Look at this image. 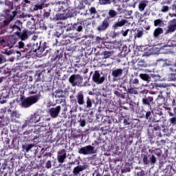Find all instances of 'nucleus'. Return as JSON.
Instances as JSON below:
<instances>
[{
    "label": "nucleus",
    "instance_id": "nucleus-31",
    "mask_svg": "<svg viewBox=\"0 0 176 176\" xmlns=\"http://www.w3.org/2000/svg\"><path fill=\"white\" fill-rule=\"evenodd\" d=\"M168 46L169 47H175L176 50V41L170 40L168 42Z\"/></svg>",
    "mask_w": 176,
    "mask_h": 176
},
{
    "label": "nucleus",
    "instance_id": "nucleus-51",
    "mask_svg": "<svg viewBox=\"0 0 176 176\" xmlns=\"http://www.w3.org/2000/svg\"><path fill=\"white\" fill-rule=\"evenodd\" d=\"M135 17H136V19H141V14L139 12L136 11L135 12Z\"/></svg>",
    "mask_w": 176,
    "mask_h": 176
},
{
    "label": "nucleus",
    "instance_id": "nucleus-52",
    "mask_svg": "<svg viewBox=\"0 0 176 176\" xmlns=\"http://www.w3.org/2000/svg\"><path fill=\"white\" fill-rule=\"evenodd\" d=\"M46 167L47 168H52V162H50V161L46 162Z\"/></svg>",
    "mask_w": 176,
    "mask_h": 176
},
{
    "label": "nucleus",
    "instance_id": "nucleus-62",
    "mask_svg": "<svg viewBox=\"0 0 176 176\" xmlns=\"http://www.w3.org/2000/svg\"><path fill=\"white\" fill-rule=\"evenodd\" d=\"M85 8V6L82 5L81 7H79V9H83Z\"/></svg>",
    "mask_w": 176,
    "mask_h": 176
},
{
    "label": "nucleus",
    "instance_id": "nucleus-53",
    "mask_svg": "<svg viewBox=\"0 0 176 176\" xmlns=\"http://www.w3.org/2000/svg\"><path fill=\"white\" fill-rule=\"evenodd\" d=\"M143 163L144 164H148V157H146V156L144 157V158H143Z\"/></svg>",
    "mask_w": 176,
    "mask_h": 176
},
{
    "label": "nucleus",
    "instance_id": "nucleus-32",
    "mask_svg": "<svg viewBox=\"0 0 176 176\" xmlns=\"http://www.w3.org/2000/svg\"><path fill=\"white\" fill-rule=\"evenodd\" d=\"M112 2V0H99L100 5H109Z\"/></svg>",
    "mask_w": 176,
    "mask_h": 176
},
{
    "label": "nucleus",
    "instance_id": "nucleus-23",
    "mask_svg": "<svg viewBox=\"0 0 176 176\" xmlns=\"http://www.w3.org/2000/svg\"><path fill=\"white\" fill-rule=\"evenodd\" d=\"M54 97L55 98H63L64 97V91L63 89H59L56 91Z\"/></svg>",
    "mask_w": 176,
    "mask_h": 176
},
{
    "label": "nucleus",
    "instance_id": "nucleus-11",
    "mask_svg": "<svg viewBox=\"0 0 176 176\" xmlns=\"http://www.w3.org/2000/svg\"><path fill=\"white\" fill-rule=\"evenodd\" d=\"M47 6H49V4L46 3V0H41L33 6V10H42L43 8H47Z\"/></svg>",
    "mask_w": 176,
    "mask_h": 176
},
{
    "label": "nucleus",
    "instance_id": "nucleus-29",
    "mask_svg": "<svg viewBox=\"0 0 176 176\" xmlns=\"http://www.w3.org/2000/svg\"><path fill=\"white\" fill-rule=\"evenodd\" d=\"M91 107H93V102H91V99H90L89 97H87V108H89V109H91Z\"/></svg>",
    "mask_w": 176,
    "mask_h": 176
},
{
    "label": "nucleus",
    "instance_id": "nucleus-12",
    "mask_svg": "<svg viewBox=\"0 0 176 176\" xmlns=\"http://www.w3.org/2000/svg\"><path fill=\"white\" fill-rule=\"evenodd\" d=\"M122 75L123 69H117L111 72V76H113V80H118V79H120Z\"/></svg>",
    "mask_w": 176,
    "mask_h": 176
},
{
    "label": "nucleus",
    "instance_id": "nucleus-17",
    "mask_svg": "<svg viewBox=\"0 0 176 176\" xmlns=\"http://www.w3.org/2000/svg\"><path fill=\"white\" fill-rule=\"evenodd\" d=\"M58 153V162L59 163H64V160L67 158V153H65V150H61Z\"/></svg>",
    "mask_w": 176,
    "mask_h": 176
},
{
    "label": "nucleus",
    "instance_id": "nucleus-63",
    "mask_svg": "<svg viewBox=\"0 0 176 176\" xmlns=\"http://www.w3.org/2000/svg\"><path fill=\"white\" fill-rule=\"evenodd\" d=\"M118 10L119 12H120V10H122V8H118Z\"/></svg>",
    "mask_w": 176,
    "mask_h": 176
},
{
    "label": "nucleus",
    "instance_id": "nucleus-47",
    "mask_svg": "<svg viewBox=\"0 0 176 176\" xmlns=\"http://www.w3.org/2000/svg\"><path fill=\"white\" fill-rule=\"evenodd\" d=\"M80 126H81V127H85V126H86V120H81L80 122Z\"/></svg>",
    "mask_w": 176,
    "mask_h": 176
},
{
    "label": "nucleus",
    "instance_id": "nucleus-13",
    "mask_svg": "<svg viewBox=\"0 0 176 176\" xmlns=\"http://www.w3.org/2000/svg\"><path fill=\"white\" fill-rule=\"evenodd\" d=\"M89 14L91 16V19H98L100 17V15L98 14V12H97V10L94 7H91L89 10V12L87 11L85 14V16Z\"/></svg>",
    "mask_w": 176,
    "mask_h": 176
},
{
    "label": "nucleus",
    "instance_id": "nucleus-10",
    "mask_svg": "<svg viewBox=\"0 0 176 176\" xmlns=\"http://www.w3.org/2000/svg\"><path fill=\"white\" fill-rule=\"evenodd\" d=\"M109 18H105L103 21L98 25V32H104L109 27Z\"/></svg>",
    "mask_w": 176,
    "mask_h": 176
},
{
    "label": "nucleus",
    "instance_id": "nucleus-60",
    "mask_svg": "<svg viewBox=\"0 0 176 176\" xmlns=\"http://www.w3.org/2000/svg\"><path fill=\"white\" fill-rule=\"evenodd\" d=\"M170 69L173 72H175L176 71V69H174V68H170Z\"/></svg>",
    "mask_w": 176,
    "mask_h": 176
},
{
    "label": "nucleus",
    "instance_id": "nucleus-58",
    "mask_svg": "<svg viewBox=\"0 0 176 176\" xmlns=\"http://www.w3.org/2000/svg\"><path fill=\"white\" fill-rule=\"evenodd\" d=\"M56 104H61V102H63V100H56Z\"/></svg>",
    "mask_w": 176,
    "mask_h": 176
},
{
    "label": "nucleus",
    "instance_id": "nucleus-59",
    "mask_svg": "<svg viewBox=\"0 0 176 176\" xmlns=\"http://www.w3.org/2000/svg\"><path fill=\"white\" fill-rule=\"evenodd\" d=\"M5 54H6V56H10V54H12L11 52H6Z\"/></svg>",
    "mask_w": 176,
    "mask_h": 176
},
{
    "label": "nucleus",
    "instance_id": "nucleus-21",
    "mask_svg": "<svg viewBox=\"0 0 176 176\" xmlns=\"http://www.w3.org/2000/svg\"><path fill=\"white\" fill-rule=\"evenodd\" d=\"M140 78L142 79V80H144V82H146V83H149L151 82V76L149 74H140Z\"/></svg>",
    "mask_w": 176,
    "mask_h": 176
},
{
    "label": "nucleus",
    "instance_id": "nucleus-6",
    "mask_svg": "<svg viewBox=\"0 0 176 176\" xmlns=\"http://www.w3.org/2000/svg\"><path fill=\"white\" fill-rule=\"evenodd\" d=\"M41 118H42V111L37 110L35 113L30 114V116L28 117V119L31 123H38L41 121Z\"/></svg>",
    "mask_w": 176,
    "mask_h": 176
},
{
    "label": "nucleus",
    "instance_id": "nucleus-1",
    "mask_svg": "<svg viewBox=\"0 0 176 176\" xmlns=\"http://www.w3.org/2000/svg\"><path fill=\"white\" fill-rule=\"evenodd\" d=\"M69 82L73 87H75V86H78L79 87L90 86V85H87V81L83 83V77L80 74L72 75L69 78Z\"/></svg>",
    "mask_w": 176,
    "mask_h": 176
},
{
    "label": "nucleus",
    "instance_id": "nucleus-18",
    "mask_svg": "<svg viewBox=\"0 0 176 176\" xmlns=\"http://www.w3.org/2000/svg\"><path fill=\"white\" fill-rule=\"evenodd\" d=\"M17 43V38L16 37L11 36L8 38L7 41V45L8 47L12 48Z\"/></svg>",
    "mask_w": 176,
    "mask_h": 176
},
{
    "label": "nucleus",
    "instance_id": "nucleus-26",
    "mask_svg": "<svg viewBox=\"0 0 176 176\" xmlns=\"http://www.w3.org/2000/svg\"><path fill=\"white\" fill-rule=\"evenodd\" d=\"M108 14L109 19H116V16H118V12H116L115 10H109Z\"/></svg>",
    "mask_w": 176,
    "mask_h": 176
},
{
    "label": "nucleus",
    "instance_id": "nucleus-50",
    "mask_svg": "<svg viewBox=\"0 0 176 176\" xmlns=\"http://www.w3.org/2000/svg\"><path fill=\"white\" fill-rule=\"evenodd\" d=\"M94 0H82V2H84L85 5H89V3H91Z\"/></svg>",
    "mask_w": 176,
    "mask_h": 176
},
{
    "label": "nucleus",
    "instance_id": "nucleus-61",
    "mask_svg": "<svg viewBox=\"0 0 176 176\" xmlns=\"http://www.w3.org/2000/svg\"><path fill=\"white\" fill-rule=\"evenodd\" d=\"M25 3H30V1L29 0H24Z\"/></svg>",
    "mask_w": 176,
    "mask_h": 176
},
{
    "label": "nucleus",
    "instance_id": "nucleus-37",
    "mask_svg": "<svg viewBox=\"0 0 176 176\" xmlns=\"http://www.w3.org/2000/svg\"><path fill=\"white\" fill-rule=\"evenodd\" d=\"M150 162H151V163L153 164H155V163H156V162H157V160H156V157H155V155H152L150 158Z\"/></svg>",
    "mask_w": 176,
    "mask_h": 176
},
{
    "label": "nucleus",
    "instance_id": "nucleus-41",
    "mask_svg": "<svg viewBox=\"0 0 176 176\" xmlns=\"http://www.w3.org/2000/svg\"><path fill=\"white\" fill-rule=\"evenodd\" d=\"M170 123H171V124H173V126H175L176 124V118H172L169 120Z\"/></svg>",
    "mask_w": 176,
    "mask_h": 176
},
{
    "label": "nucleus",
    "instance_id": "nucleus-24",
    "mask_svg": "<svg viewBox=\"0 0 176 176\" xmlns=\"http://www.w3.org/2000/svg\"><path fill=\"white\" fill-rule=\"evenodd\" d=\"M18 36H19L22 41H27L28 39V32L27 31H23L22 34L19 33Z\"/></svg>",
    "mask_w": 176,
    "mask_h": 176
},
{
    "label": "nucleus",
    "instance_id": "nucleus-25",
    "mask_svg": "<svg viewBox=\"0 0 176 176\" xmlns=\"http://www.w3.org/2000/svg\"><path fill=\"white\" fill-rule=\"evenodd\" d=\"M155 27H164V21L162 19H155L154 21Z\"/></svg>",
    "mask_w": 176,
    "mask_h": 176
},
{
    "label": "nucleus",
    "instance_id": "nucleus-16",
    "mask_svg": "<svg viewBox=\"0 0 176 176\" xmlns=\"http://www.w3.org/2000/svg\"><path fill=\"white\" fill-rule=\"evenodd\" d=\"M127 23H129V21H127L126 19H119L118 21L116 22L113 25V28H114V30H118V27H123V25L127 24Z\"/></svg>",
    "mask_w": 176,
    "mask_h": 176
},
{
    "label": "nucleus",
    "instance_id": "nucleus-4",
    "mask_svg": "<svg viewBox=\"0 0 176 176\" xmlns=\"http://www.w3.org/2000/svg\"><path fill=\"white\" fill-rule=\"evenodd\" d=\"M166 19H170V23L168 27V29L166 32V34H170V32H174L176 29V14H171L169 12Z\"/></svg>",
    "mask_w": 176,
    "mask_h": 176
},
{
    "label": "nucleus",
    "instance_id": "nucleus-28",
    "mask_svg": "<svg viewBox=\"0 0 176 176\" xmlns=\"http://www.w3.org/2000/svg\"><path fill=\"white\" fill-rule=\"evenodd\" d=\"M74 30L78 31V32H80L82 30H83V25H82L80 23H74Z\"/></svg>",
    "mask_w": 176,
    "mask_h": 176
},
{
    "label": "nucleus",
    "instance_id": "nucleus-35",
    "mask_svg": "<svg viewBox=\"0 0 176 176\" xmlns=\"http://www.w3.org/2000/svg\"><path fill=\"white\" fill-rule=\"evenodd\" d=\"M31 124V122L28 120V118H27V120L24 122V123L22 124V129H26V127H28Z\"/></svg>",
    "mask_w": 176,
    "mask_h": 176
},
{
    "label": "nucleus",
    "instance_id": "nucleus-3",
    "mask_svg": "<svg viewBox=\"0 0 176 176\" xmlns=\"http://www.w3.org/2000/svg\"><path fill=\"white\" fill-rule=\"evenodd\" d=\"M39 98L36 96H32L30 97H28L27 98L24 99L21 102V107L23 108H30L31 105H34V104H36Z\"/></svg>",
    "mask_w": 176,
    "mask_h": 176
},
{
    "label": "nucleus",
    "instance_id": "nucleus-48",
    "mask_svg": "<svg viewBox=\"0 0 176 176\" xmlns=\"http://www.w3.org/2000/svg\"><path fill=\"white\" fill-rule=\"evenodd\" d=\"M124 126H130L131 123L129 122V120L124 119L123 122Z\"/></svg>",
    "mask_w": 176,
    "mask_h": 176
},
{
    "label": "nucleus",
    "instance_id": "nucleus-34",
    "mask_svg": "<svg viewBox=\"0 0 176 176\" xmlns=\"http://www.w3.org/2000/svg\"><path fill=\"white\" fill-rule=\"evenodd\" d=\"M0 3H4L7 6H10L12 5V0H0Z\"/></svg>",
    "mask_w": 176,
    "mask_h": 176
},
{
    "label": "nucleus",
    "instance_id": "nucleus-15",
    "mask_svg": "<svg viewBox=\"0 0 176 176\" xmlns=\"http://www.w3.org/2000/svg\"><path fill=\"white\" fill-rule=\"evenodd\" d=\"M76 97L78 105H83L85 104V96L83 95V91H79Z\"/></svg>",
    "mask_w": 176,
    "mask_h": 176
},
{
    "label": "nucleus",
    "instance_id": "nucleus-33",
    "mask_svg": "<svg viewBox=\"0 0 176 176\" xmlns=\"http://www.w3.org/2000/svg\"><path fill=\"white\" fill-rule=\"evenodd\" d=\"M168 10H170V7L168 6H163L161 8V12H162V13H167Z\"/></svg>",
    "mask_w": 176,
    "mask_h": 176
},
{
    "label": "nucleus",
    "instance_id": "nucleus-20",
    "mask_svg": "<svg viewBox=\"0 0 176 176\" xmlns=\"http://www.w3.org/2000/svg\"><path fill=\"white\" fill-rule=\"evenodd\" d=\"M164 31L163 30V28H157L154 32H153V37L154 38H159L162 34H163Z\"/></svg>",
    "mask_w": 176,
    "mask_h": 176
},
{
    "label": "nucleus",
    "instance_id": "nucleus-8",
    "mask_svg": "<svg viewBox=\"0 0 176 176\" xmlns=\"http://www.w3.org/2000/svg\"><path fill=\"white\" fill-rule=\"evenodd\" d=\"M21 24L22 23L20 21H16L14 22V23L10 25V30H11V31L14 32V34H16V35H20V32H21Z\"/></svg>",
    "mask_w": 176,
    "mask_h": 176
},
{
    "label": "nucleus",
    "instance_id": "nucleus-46",
    "mask_svg": "<svg viewBox=\"0 0 176 176\" xmlns=\"http://www.w3.org/2000/svg\"><path fill=\"white\" fill-rule=\"evenodd\" d=\"M142 102L144 105H150L149 100L147 98H142Z\"/></svg>",
    "mask_w": 176,
    "mask_h": 176
},
{
    "label": "nucleus",
    "instance_id": "nucleus-44",
    "mask_svg": "<svg viewBox=\"0 0 176 176\" xmlns=\"http://www.w3.org/2000/svg\"><path fill=\"white\" fill-rule=\"evenodd\" d=\"M171 9L172 12H175V14H176V4L174 3L169 7Z\"/></svg>",
    "mask_w": 176,
    "mask_h": 176
},
{
    "label": "nucleus",
    "instance_id": "nucleus-64",
    "mask_svg": "<svg viewBox=\"0 0 176 176\" xmlns=\"http://www.w3.org/2000/svg\"><path fill=\"white\" fill-rule=\"evenodd\" d=\"M16 54H21L19 51H16Z\"/></svg>",
    "mask_w": 176,
    "mask_h": 176
},
{
    "label": "nucleus",
    "instance_id": "nucleus-2",
    "mask_svg": "<svg viewBox=\"0 0 176 176\" xmlns=\"http://www.w3.org/2000/svg\"><path fill=\"white\" fill-rule=\"evenodd\" d=\"M16 12H8L6 16L0 14V27H6L16 17Z\"/></svg>",
    "mask_w": 176,
    "mask_h": 176
},
{
    "label": "nucleus",
    "instance_id": "nucleus-14",
    "mask_svg": "<svg viewBox=\"0 0 176 176\" xmlns=\"http://www.w3.org/2000/svg\"><path fill=\"white\" fill-rule=\"evenodd\" d=\"M87 168V165H78L76 166L73 170V174L74 175L76 176L79 173H82V171H85Z\"/></svg>",
    "mask_w": 176,
    "mask_h": 176
},
{
    "label": "nucleus",
    "instance_id": "nucleus-40",
    "mask_svg": "<svg viewBox=\"0 0 176 176\" xmlns=\"http://www.w3.org/2000/svg\"><path fill=\"white\" fill-rule=\"evenodd\" d=\"M144 34L142 33V31L141 30H137L136 37L137 38H142V35Z\"/></svg>",
    "mask_w": 176,
    "mask_h": 176
},
{
    "label": "nucleus",
    "instance_id": "nucleus-45",
    "mask_svg": "<svg viewBox=\"0 0 176 176\" xmlns=\"http://www.w3.org/2000/svg\"><path fill=\"white\" fill-rule=\"evenodd\" d=\"M129 94H137V91L134 88H131L128 90Z\"/></svg>",
    "mask_w": 176,
    "mask_h": 176
},
{
    "label": "nucleus",
    "instance_id": "nucleus-54",
    "mask_svg": "<svg viewBox=\"0 0 176 176\" xmlns=\"http://www.w3.org/2000/svg\"><path fill=\"white\" fill-rule=\"evenodd\" d=\"M149 116H151V111H147L146 113V119H149Z\"/></svg>",
    "mask_w": 176,
    "mask_h": 176
},
{
    "label": "nucleus",
    "instance_id": "nucleus-38",
    "mask_svg": "<svg viewBox=\"0 0 176 176\" xmlns=\"http://www.w3.org/2000/svg\"><path fill=\"white\" fill-rule=\"evenodd\" d=\"M176 74H169V80H175Z\"/></svg>",
    "mask_w": 176,
    "mask_h": 176
},
{
    "label": "nucleus",
    "instance_id": "nucleus-30",
    "mask_svg": "<svg viewBox=\"0 0 176 176\" xmlns=\"http://www.w3.org/2000/svg\"><path fill=\"white\" fill-rule=\"evenodd\" d=\"M18 47L19 49H24V52L27 50V48H25V44L24 43V42H23V41L19 42Z\"/></svg>",
    "mask_w": 176,
    "mask_h": 176
},
{
    "label": "nucleus",
    "instance_id": "nucleus-9",
    "mask_svg": "<svg viewBox=\"0 0 176 176\" xmlns=\"http://www.w3.org/2000/svg\"><path fill=\"white\" fill-rule=\"evenodd\" d=\"M48 112L51 118L56 119L60 115V112H61V106L50 108Z\"/></svg>",
    "mask_w": 176,
    "mask_h": 176
},
{
    "label": "nucleus",
    "instance_id": "nucleus-39",
    "mask_svg": "<svg viewBox=\"0 0 176 176\" xmlns=\"http://www.w3.org/2000/svg\"><path fill=\"white\" fill-rule=\"evenodd\" d=\"M131 83H132V85H138V83H140V80H138V78H134L131 80Z\"/></svg>",
    "mask_w": 176,
    "mask_h": 176
},
{
    "label": "nucleus",
    "instance_id": "nucleus-22",
    "mask_svg": "<svg viewBox=\"0 0 176 176\" xmlns=\"http://www.w3.org/2000/svg\"><path fill=\"white\" fill-rule=\"evenodd\" d=\"M160 61H162L164 67H171L174 65V62H173L172 60L166 59L165 60H163V59H160Z\"/></svg>",
    "mask_w": 176,
    "mask_h": 176
},
{
    "label": "nucleus",
    "instance_id": "nucleus-57",
    "mask_svg": "<svg viewBox=\"0 0 176 176\" xmlns=\"http://www.w3.org/2000/svg\"><path fill=\"white\" fill-rule=\"evenodd\" d=\"M44 16H45V17H49V16H50V13H49V12H45V14H44Z\"/></svg>",
    "mask_w": 176,
    "mask_h": 176
},
{
    "label": "nucleus",
    "instance_id": "nucleus-43",
    "mask_svg": "<svg viewBox=\"0 0 176 176\" xmlns=\"http://www.w3.org/2000/svg\"><path fill=\"white\" fill-rule=\"evenodd\" d=\"M33 146H34V144H29V145L27 146V148H25V152H26L27 153H28V152H30V151H31V149H32Z\"/></svg>",
    "mask_w": 176,
    "mask_h": 176
},
{
    "label": "nucleus",
    "instance_id": "nucleus-49",
    "mask_svg": "<svg viewBox=\"0 0 176 176\" xmlns=\"http://www.w3.org/2000/svg\"><path fill=\"white\" fill-rule=\"evenodd\" d=\"M129 31H130V30H129V29H127L126 31L122 30V36H126L129 34Z\"/></svg>",
    "mask_w": 176,
    "mask_h": 176
},
{
    "label": "nucleus",
    "instance_id": "nucleus-56",
    "mask_svg": "<svg viewBox=\"0 0 176 176\" xmlns=\"http://www.w3.org/2000/svg\"><path fill=\"white\" fill-rule=\"evenodd\" d=\"M147 100H148V102H152V101H153V98L149 96Z\"/></svg>",
    "mask_w": 176,
    "mask_h": 176
},
{
    "label": "nucleus",
    "instance_id": "nucleus-7",
    "mask_svg": "<svg viewBox=\"0 0 176 176\" xmlns=\"http://www.w3.org/2000/svg\"><path fill=\"white\" fill-rule=\"evenodd\" d=\"M92 79L94 83H96V85H102L105 80V77L104 76H101L100 72L96 70L93 74Z\"/></svg>",
    "mask_w": 176,
    "mask_h": 176
},
{
    "label": "nucleus",
    "instance_id": "nucleus-36",
    "mask_svg": "<svg viewBox=\"0 0 176 176\" xmlns=\"http://www.w3.org/2000/svg\"><path fill=\"white\" fill-rule=\"evenodd\" d=\"M122 0H113V3L115 5V6H119L122 3Z\"/></svg>",
    "mask_w": 176,
    "mask_h": 176
},
{
    "label": "nucleus",
    "instance_id": "nucleus-5",
    "mask_svg": "<svg viewBox=\"0 0 176 176\" xmlns=\"http://www.w3.org/2000/svg\"><path fill=\"white\" fill-rule=\"evenodd\" d=\"M96 152L97 151H96L94 146L91 145H87L82 147L78 151V153L80 155H94Z\"/></svg>",
    "mask_w": 176,
    "mask_h": 176
},
{
    "label": "nucleus",
    "instance_id": "nucleus-19",
    "mask_svg": "<svg viewBox=\"0 0 176 176\" xmlns=\"http://www.w3.org/2000/svg\"><path fill=\"white\" fill-rule=\"evenodd\" d=\"M148 4V1L143 0L140 1L138 5V9L140 12H144L145 10V8H146V5Z\"/></svg>",
    "mask_w": 176,
    "mask_h": 176
},
{
    "label": "nucleus",
    "instance_id": "nucleus-55",
    "mask_svg": "<svg viewBox=\"0 0 176 176\" xmlns=\"http://www.w3.org/2000/svg\"><path fill=\"white\" fill-rule=\"evenodd\" d=\"M138 176H144L143 171L138 172Z\"/></svg>",
    "mask_w": 176,
    "mask_h": 176
},
{
    "label": "nucleus",
    "instance_id": "nucleus-42",
    "mask_svg": "<svg viewBox=\"0 0 176 176\" xmlns=\"http://www.w3.org/2000/svg\"><path fill=\"white\" fill-rule=\"evenodd\" d=\"M3 63H6L5 56H3V55L0 54V64H3Z\"/></svg>",
    "mask_w": 176,
    "mask_h": 176
},
{
    "label": "nucleus",
    "instance_id": "nucleus-27",
    "mask_svg": "<svg viewBox=\"0 0 176 176\" xmlns=\"http://www.w3.org/2000/svg\"><path fill=\"white\" fill-rule=\"evenodd\" d=\"M33 50L34 52H36L37 50H39V52H45V47H41V44L36 43L34 45Z\"/></svg>",
    "mask_w": 176,
    "mask_h": 176
}]
</instances>
